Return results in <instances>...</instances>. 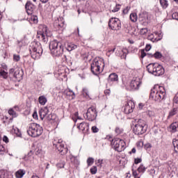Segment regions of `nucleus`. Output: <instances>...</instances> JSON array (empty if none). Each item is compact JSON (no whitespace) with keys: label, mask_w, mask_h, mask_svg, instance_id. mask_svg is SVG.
Segmentation results:
<instances>
[{"label":"nucleus","mask_w":178,"mask_h":178,"mask_svg":"<svg viewBox=\"0 0 178 178\" xmlns=\"http://www.w3.org/2000/svg\"><path fill=\"white\" fill-rule=\"evenodd\" d=\"M160 3H161L162 8H168V1L160 0Z\"/></svg>","instance_id":"obj_35"},{"label":"nucleus","mask_w":178,"mask_h":178,"mask_svg":"<svg viewBox=\"0 0 178 178\" xmlns=\"http://www.w3.org/2000/svg\"><path fill=\"white\" fill-rule=\"evenodd\" d=\"M115 131L116 134H121L122 129L119 127H116Z\"/></svg>","instance_id":"obj_50"},{"label":"nucleus","mask_w":178,"mask_h":178,"mask_svg":"<svg viewBox=\"0 0 178 178\" xmlns=\"http://www.w3.org/2000/svg\"><path fill=\"white\" fill-rule=\"evenodd\" d=\"M33 116L34 119H37V118H38L37 113H33Z\"/></svg>","instance_id":"obj_59"},{"label":"nucleus","mask_w":178,"mask_h":178,"mask_svg":"<svg viewBox=\"0 0 178 178\" xmlns=\"http://www.w3.org/2000/svg\"><path fill=\"white\" fill-rule=\"evenodd\" d=\"M142 161L143 160L141 159V158H136V159H134V163L136 165H138V163H141Z\"/></svg>","instance_id":"obj_46"},{"label":"nucleus","mask_w":178,"mask_h":178,"mask_svg":"<svg viewBox=\"0 0 178 178\" xmlns=\"http://www.w3.org/2000/svg\"><path fill=\"white\" fill-rule=\"evenodd\" d=\"M76 48H77V45L76 44H73L72 43H69L67 44V49L70 51H73V49H76Z\"/></svg>","instance_id":"obj_26"},{"label":"nucleus","mask_w":178,"mask_h":178,"mask_svg":"<svg viewBox=\"0 0 178 178\" xmlns=\"http://www.w3.org/2000/svg\"><path fill=\"white\" fill-rule=\"evenodd\" d=\"M30 52L33 59H38V58L42 55V48L35 44L31 47Z\"/></svg>","instance_id":"obj_8"},{"label":"nucleus","mask_w":178,"mask_h":178,"mask_svg":"<svg viewBox=\"0 0 178 178\" xmlns=\"http://www.w3.org/2000/svg\"><path fill=\"white\" fill-rule=\"evenodd\" d=\"M88 123L83 122L79 124L78 129L81 130V131H84V130H88Z\"/></svg>","instance_id":"obj_18"},{"label":"nucleus","mask_w":178,"mask_h":178,"mask_svg":"<svg viewBox=\"0 0 178 178\" xmlns=\"http://www.w3.org/2000/svg\"><path fill=\"white\" fill-rule=\"evenodd\" d=\"M42 3H47V2H48V0H40Z\"/></svg>","instance_id":"obj_63"},{"label":"nucleus","mask_w":178,"mask_h":178,"mask_svg":"<svg viewBox=\"0 0 178 178\" xmlns=\"http://www.w3.org/2000/svg\"><path fill=\"white\" fill-rule=\"evenodd\" d=\"M136 146H137L139 149H140V148H143V147H144V143L143 142V140H139L138 142H137Z\"/></svg>","instance_id":"obj_39"},{"label":"nucleus","mask_w":178,"mask_h":178,"mask_svg":"<svg viewBox=\"0 0 178 178\" xmlns=\"http://www.w3.org/2000/svg\"><path fill=\"white\" fill-rule=\"evenodd\" d=\"M134 109V102L129 101L125 105L124 108V113H126V115H129V113H133Z\"/></svg>","instance_id":"obj_12"},{"label":"nucleus","mask_w":178,"mask_h":178,"mask_svg":"<svg viewBox=\"0 0 178 178\" xmlns=\"http://www.w3.org/2000/svg\"><path fill=\"white\" fill-rule=\"evenodd\" d=\"M15 72H16V70L11 68L9 71V74L13 76V74H15Z\"/></svg>","instance_id":"obj_54"},{"label":"nucleus","mask_w":178,"mask_h":178,"mask_svg":"<svg viewBox=\"0 0 178 178\" xmlns=\"http://www.w3.org/2000/svg\"><path fill=\"white\" fill-rule=\"evenodd\" d=\"M64 94L69 97L70 99H74V97H76V95L74 94V92L73 90L67 89L64 91Z\"/></svg>","instance_id":"obj_17"},{"label":"nucleus","mask_w":178,"mask_h":178,"mask_svg":"<svg viewBox=\"0 0 178 178\" xmlns=\"http://www.w3.org/2000/svg\"><path fill=\"white\" fill-rule=\"evenodd\" d=\"M3 141H4V143H6V144H8V143H9V138H8L6 136H4L3 137Z\"/></svg>","instance_id":"obj_52"},{"label":"nucleus","mask_w":178,"mask_h":178,"mask_svg":"<svg viewBox=\"0 0 178 178\" xmlns=\"http://www.w3.org/2000/svg\"><path fill=\"white\" fill-rule=\"evenodd\" d=\"M9 175L8 174L7 171L3 170H0V178H8Z\"/></svg>","instance_id":"obj_23"},{"label":"nucleus","mask_w":178,"mask_h":178,"mask_svg":"<svg viewBox=\"0 0 178 178\" xmlns=\"http://www.w3.org/2000/svg\"><path fill=\"white\" fill-rule=\"evenodd\" d=\"M26 175V171L23 170H19L15 172V177L22 178Z\"/></svg>","instance_id":"obj_20"},{"label":"nucleus","mask_w":178,"mask_h":178,"mask_svg":"<svg viewBox=\"0 0 178 178\" xmlns=\"http://www.w3.org/2000/svg\"><path fill=\"white\" fill-rule=\"evenodd\" d=\"M173 104L174 105H178V96L176 95L175 96L174 99H173Z\"/></svg>","instance_id":"obj_48"},{"label":"nucleus","mask_w":178,"mask_h":178,"mask_svg":"<svg viewBox=\"0 0 178 178\" xmlns=\"http://www.w3.org/2000/svg\"><path fill=\"white\" fill-rule=\"evenodd\" d=\"M92 131L93 133H98V131H99V129L96 126H93L92 127Z\"/></svg>","instance_id":"obj_47"},{"label":"nucleus","mask_w":178,"mask_h":178,"mask_svg":"<svg viewBox=\"0 0 178 178\" xmlns=\"http://www.w3.org/2000/svg\"><path fill=\"white\" fill-rule=\"evenodd\" d=\"M13 77H15V79L18 81H20L23 77V72H21L20 70H15L13 74Z\"/></svg>","instance_id":"obj_16"},{"label":"nucleus","mask_w":178,"mask_h":178,"mask_svg":"<svg viewBox=\"0 0 178 178\" xmlns=\"http://www.w3.org/2000/svg\"><path fill=\"white\" fill-rule=\"evenodd\" d=\"M129 10H130V8L127 7L125 9L123 10V14L127 15V13H129Z\"/></svg>","instance_id":"obj_51"},{"label":"nucleus","mask_w":178,"mask_h":178,"mask_svg":"<svg viewBox=\"0 0 178 178\" xmlns=\"http://www.w3.org/2000/svg\"><path fill=\"white\" fill-rule=\"evenodd\" d=\"M147 70L154 76H162L165 73L163 67L158 63H150L147 66Z\"/></svg>","instance_id":"obj_2"},{"label":"nucleus","mask_w":178,"mask_h":178,"mask_svg":"<svg viewBox=\"0 0 178 178\" xmlns=\"http://www.w3.org/2000/svg\"><path fill=\"white\" fill-rule=\"evenodd\" d=\"M104 92H105L106 94H110L111 90H106L104 91Z\"/></svg>","instance_id":"obj_61"},{"label":"nucleus","mask_w":178,"mask_h":178,"mask_svg":"<svg viewBox=\"0 0 178 178\" xmlns=\"http://www.w3.org/2000/svg\"><path fill=\"white\" fill-rule=\"evenodd\" d=\"M118 74L113 73L111 74L108 76V81H118Z\"/></svg>","instance_id":"obj_21"},{"label":"nucleus","mask_w":178,"mask_h":178,"mask_svg":"<svg viewBox=\"0 0 178 178\" xmlns=\"http://www.w3.org/2000/svg\"><path fill=\"white\" fill-rule=\"evenodd\" d=\"M0 76H1V77L3 79H8V72H5L3 70H0Z\"/></svg>","instance_id":"obj_33"},{"label":"nucleus","mask_w":178,"mask_h":178,"mask_svg":"<svg viewBox=\"0 0 178 178\" xmlns=\"http://www.w3.org/2000/svg\"><path fill=\"white\" fill-rule=\"evenodd\" d=\"M147 40H149L150 41H152V42H154V41H155V38H154V34H150L147 36Z\"/></svg>","instance_id":"obj_44"},{"label":"nucleus","mask_w":178,"mask_h":178,"mask_svg":"<svg viewBox=\"0 0 178 178\" xmlns=\"http://www.w3.org/2000/svg\"><path fill=\"white\" fill-rule=\"evenodd\" d=\"M48 113H49V110L48 109V107H44L39 111V115L42 120H44V119L47 118Z\"/></svg>","instance_id":"obj_14"},{"label":"nucleus","mask_w":178,"mask_h":178,"mask_svg":"<svg viewBox=\"0 0 178 178\" xmlns=\"http://www.w3.org/2000/svg\"><path fill=\"white\" fill-rule=\"evenodd\" d=\"M177 127H178V122L172 123L170 125V129H171L170 131L172 133H176Z\"/></svg>","instance_id":"obj_22"},{"label":"nucleus","mask_w":178,"mask_h":178,"mask_svg":"<svg viewBox=\"0 0 178 178\" xmlns=\"http://www.w3.org/2000/svg\"><path fill=\"white\" fill-rule=\"evenodd\" d=\"M176 113H177V108H174L170 111L168 118H172V116H175Z\"/></svg>","instance_id":"obj_30"},{"label":"nucleus","mask_w":178,"mask_h":178,"mask_svg":"<svg viewBox=\"0 0 178 178\" xmlns=\"http://www.w3.org/2000/svg\"><path fill=\"white\" fill-rule=\"evenodd\" d=\"M172 144L176 154H178V140H174Z\"/></svg>","instance_id":"obj_29"},{"label":"nucleus","mask_w":178,"mask_h":178,"mask_svg":"<svg viewBox=\"0 0 178 178\" xmlns=\"http://www.w3.org/2000/svg\"><path fill=\"white\" fill-rule=\"evenodd\" d=\"M47 28H43L42 31H38L37 35V38H41L43 42H47V38L45 35H47Z\"/></svg>","instance_id":"obj_13"},{"label":"nucleus","mask_w":178,"mask_h":178,"mask_svg":"<svg viewBox=\"0 0 178 178\" xmlns=\"http://www.w3.org/2000/svg\"><path fill=\"white\" fill-rule=\"evenodd\" d=\"M47 120H55L56 119V115L55 114H47V116H46Z\"/></svg>","instance_id":"obj_27"},{"label":"nucleus","mask_w":178,"mask_h":178,"mask_svg":"<svg viewBox=\"0 0 178 178\" xmlns=\"http://www.w3.org/2000/svg\"><path fill=\"white\" fill-rule=\"evenodd\" d=\"M13 59H14L15 62H19V60H20V56L14 54Z\"/></svg>","instance_id":"obj_42"},{"label":"nucleus","mask_w":178,"mask_h":178,"mask_svg":"<svg viewBox=\"0 0 178 178\" xmlns=\"http://www.w3.org/2000/svg\"><path fill=\"white\" fill-rule=\"evenodd\" d=\"M54 147H56L60 155H65L67 152V149L65 148V145L62 144V140L60 139L58 140L57 144L54 143Z\"/></svg>","instance_id":"obj_11"},{"label":"nucleus","mask_w":178,"mask_h":178,"mask_svg":"<svg viewBox=\"0 0 178 178\" xmlns=\"http://www.w3.org/2000/svg\"><path fill=\"white\" fill-rule=\"evenodd\" d=\"M13 109L14 111H15H15H19V106H15Z\"/></svg>","instance_id":"obj_60"},{"label":"nucleus","mask_w":178,"mask_h":178,"mask_svg":"<svg viewBox=\"0 0 178 178\" xmlns=\"http://www.w3.org/2000/svg\"><path fill=\"white\" fill-rule=\"evenodd\" d=\"M130 19L131 20V22H133L134 23H136V22H137V13H133L130 15Z\"/></svg>","instance_id":"obj_25"},{"label":"nucleus","mask_w":178,"mask_h":178,"mask_svg":"<svg viewBox=\"0 0 178 178\" xmlns=\"http://www.w3.org/2000/svg\"><path fill=\"white\" fill-rule=\"evenodd\" d=\"M86 119L92 122L97 119V110L94 107H90L86 113Z\"/></svg>","instance_id":"obj_9"},{"label":"nucleus","mask_w":178,"mask_h":178,"mask_svg":"<svg viewBox=\"0 0 178 178\" xmlns=\"http://www.w3.org/2000/svg\"><path fill=\"white\" fill-rule=\"evenodd\" d=\"M101 66H105L104 64V61L101 59H95L92 63H91V72L93 74H95L96 76L97 74H99L101 72H102V68Z\"/></svg>","instance_id":"obj_6"},{"label":"nucleus","mask_w":178,"mask_h":178,"mask_svg":"<svg viewBox=\"0 0 178 178\" xmlns=\"http://www.w3.org/2000/svg\"><path fill=\"white\" fill-rule=\"evenodd\" d=\"M9 115L13 116V118H16L17 116V114L16 113V111L13 108H10L8 111Z\"/></svg>","instance_id":"obj_32"},{"label":"nucleus","mask_w":178,"mask_h":178,"mask_svg":"<svg viewBox=\"0 0 178 178\" xmlns=\"http://www.w3.org/2000/svg\"><path fill=\"white\" fill-rule=\"evenodd\" d=\"M147 131V122L143 120H138L134 127V133L137 136L144 134Z\"/></svg>","instance_id":"obj_5"},{"label":"nucleus","mask_w":178,"mask_h":178,"mask_svg":"<svg viewBox=\"0 0 178 178\" xmlns=\"http://www.w3.org/2000/svg\"><path fill=\"white\" fill-rule=\"evenodd\" d=\"M138 106H139V109H143V108L144 107V105L143 104V103H140L138 104Z\"/></svg>","instance_id":"obj_58"},{"label":"nucleus","mask_w":178,"mask_h":178,"mask_svg":"<svg viewBox=\"0 0 178 178\" xmlns=\"http://www.w3.org/2000/svg\"><path fill=\"white\" fill-rule=\"evenodd\" d=\"M34 8V5H33V3L31 1H27L25 5V9L26 10H30L31 12H33Z\"/></svg>","instance_id":"obj_19"},{"label":"nucleus","mask_w":178,"mask_h":178,"mask_svg":"<svg viewBox=\"0 0 178 178\" xmlns=\"http://www.w3.org/2000/svg\"><path fill=\"white\" fill-rule=\"evenodd\" d=\"M27 133L31 137H38L42 134V128L40 127V124L31 123L29 124Z\"/></svg>","instance_id":"obj_4"},{"label":"nucleus","mask_w":178,"mask_h":178,"mask_svg":"<svg viewBox=\"0 0 178 178\" xmlns=\"http://www.w3.org/2000/svg\"><path fill=\"white\" fill-rule=\"evenodd\" d=\"M145 149H150V148H152V145L151 143H146L145 145Z\"/></svg>","instance_id":"obj_49"},{"label":"nucleus","mask_w":178,"mask_h":178,"mask_svg":"<svg viewBox=\"0 0 178 178\" xmlns=\"http://www.w3.org/2000/svg\"><path fill=\"white\" fill-rule=\"evenodd\" d=\"M116 49V48H113L111 50H109L108 52H115V50Z\"/></svg>","instance_id":"obj_64"},{"label":"nucleus","mask_w":178,"mask_h":178,"mask_svg":"<svg viewBox=\"0 0 178 178\" xmlns=\"http://www.w3.org/2000/svg\"><path fill=\"white\" fill-rule=\"evenodd\" d=\"M145 56H148V58H151V54H146L144 52V50L141 51V58H145Z\"/></svg>","instance_id":"obj_40"},{"label":"nucleus","mask_w":178,"mask_h":178,"mask_svg":"<svg viewBox=\"0 0 178 178\" xmlns=\"http://www.w3.org/2000/svg\"><path fill=\"white\" fill-rule=\"evenodd\" d=\"M131 170L134 177H137L138 176V173H137V170H136V167L134 166V165H132Z\"/></svg>","instance_id":"obj_34"},{"label":"nucleus","mask_w":178,"mask_h":178,"mask_svg":"<svg viewBox=\"0 0 178 178\" xmlns=\"http://www.w3.org/2000/svg\"><path fill=\"white\" fill-rule=\"evenodd\" d=\"M54 26L55 29H59V27H60V23L59 22V18H58L57 19L55 20V22L54 23Z\"/></svg>","instance_id":"obj_36"},{"label":"nucleus","mask_w":178,"mask_h":178,"mask_svg":"<svg viewBox=\"0 0 178 178\" xmlns=\"http://www.w3.org/2000/svg\"><path fill=\"white\" fill-rule=\"evenodd\" d=\"M172 18L175 19V20H178V13L172 14Z\"/></svg>","instance_id":"obj_53"},{"label":"nucleus","mask_w":178,"mask_h":178,"mask_svg":"<svg viewBox=\"0 0 178 178\" xmlns=\"http://www.w3.org/2000/svg\"><path fill=\"white\" fill-rule=\"evenodd\" d=\"M112 145L113 147H114V149H115V151H118V152H122V151L124 150V140L120 138H116L113 140Z\"/></svg>","instance_id":"obj_7"},{"label":"nucleus","mask_w":178,"mask_h":178,"mask_svg":"<svg viewBox=\"0 0 178 178\" xmlns=\"http://www.w3.org/2000/svg\"><path fill=\"white\" fill-rule=\"evenodd\" d=\"M49 49L53 56H60L63 54V45L56 40L50 42Z\"/></svg>","instance_id":"obj_1"},{"label":"nucleus","mask_w":178,"mask_h":178,"mask_svg":"<svg viewBox=\"0 0 178 178\" xmlns=\"http://www.w3.org/2000/svg\"><path fill=\"white\" fill-rule=\"evenodd\" d=\"M39 103L40 105H44V104H47V98L44 96H40L39 97Z\"/></svg>","instance_id":"obj_28"},{"label":"nucleus","mask_w":178,"mask_h":178,"mask_svg":"<svg viewBox=\"0 0 178 178\" xmlns=\"http://www.w3.org/2000/svg\"><path fill=\"white\" fill-rule=\"evenodd\" d=\"M153 56L156 59H161V58H162V54L161 52H159V51H156L154 54H151L150 55V58H152Z\"/></svg>","instance_id":"obj_24"},{"label":"nucleus","mask_w":178,"mask_h":178,"mask_svg":"<svg viewBox=\"0 0 178 178\" xmlns=\"http://www.w3.org/2000/svg\"><path fill=\"white\" fill-rule=\"evenodd\" d=\"M147 33H148V29L147 28H143L140 29V34L142 35H145Z\"/></svg>","instance_id":"obj_41"},{"label":"nucleus","mask_w":178,"mask_h":178,"mask_svg":"<svg viewBox=\"0 0 178 178\" xmlns=\"http://www.w3.org/2000/svg\"><path fill=\"white\" fill-rule=\"evenodd\" d=\"M146 168L144 166V165H140L138 168V173H144V172H145L146 170Z\"/></svg>","instance_id":"obj_31"},{"label":"nucleus","mask_w":178,"mask_h":178,"mask_svg":"<svg viewBox=\"0 0 178 178\" xmlns=\"http://www.w3.org/2000/svg\"><path fill=\"white\" fill-rule=\"evenodd\" d=\"M151 49V44H147L145 47V51H148Z\"/></svg>","instance_id":"obj_55"},{"label":"nucleus","mask_w":178,"mask_h":178,"mask_svg":"<svg viewBox=\"0 0 178 178\" xmlns=\"http://www.w3.org/2000/svg\"><path fill=\"white\" fill-rule=\"evenodd\" d=\"M165 95H166V92H165V88L159 86V90H156V89H152L150 93V98H152L153 101H156V102H161L162 99L165 98Z\"/></svg>","instance_id":"obj_3"},{"label":"nucleus","mask_w":178,"mask_h":178,"mask_svg":"<svg viewBox=\"0 0 178 178\" xmlns=\"http://www.w3.org/2000/svg\"><path fill=\"white\" fill-rule=\"evenodd\" d=\"M147 115H148V116L151 117L154 115V113L152 111H149L147 112Z\"/></svg>","instance_id":"obj_56"},{"label":"nucleus","mask_w":178,"mask_h":178,"mask_svg":"<svg viewBox=\"0 0 178 178\" xmlns=\"http://www.w3.org/2000/svg\"><path fill=\"white\" fill-rule=\"evenodd\" d=\"M140 84H141L140 79H136L131 81L130 86L132 88H134V90H138V88L140 87Z\"/></svg>","instance_id":"obj_15"},{"label":"nucleus","mask_w":178,"mask_h":178,"mask_svg":"<svg viewBox=\"0 0 178 178\" xmlns=\"http://www.w3.org/2000/svg\"><path fill=\"white\" fill-rule=\"evenodd\" d=\"M122 52L123 54L124 58H126V56L127 54H129V50H127V49H122Z\"/></svg>","instance_id":"obj_45"},{"label":"nucleus","mask_w":178,"mask_h":178,"mask_svg":"<svg viewBox=\"0 0 178 178\" xmlns=\"http://www.w3.org/2000/svg\"><path fill=\"white\" fill-rule=\"evenodd\" d=\"M97 166H93L90 168V173L92 175H95L97 173Z\"/></svg>","instance_id":"obj_38"},{"label":"nucleus","mask_w":178,"mask_h":178,"mask_svg":"<svg viewBox=\"0 0 178 178\" xmlns=\"http://www.w3.org/2000/svg\"><path fill=\"white\" fill-rule=\"evenodd\" d=\"M31 155H33V151H30V152L28 154L29 156H31Z\"/></svg>","instance_id":"obj_62"},{"label":"nucleus","mask_w":178,"mask_h":178,"mask_svg":"<svg viewBox=\"0 0 178 178\" xmlns=\"http://www.w3.org/2000/svg\"><path fill=\"white\" fill-rule=\"evenodd\" d=\"M87 163L88 166H91V165L94 163V159H92V157H89L87 160Z\"/></svg>","instance_id":"obj_37"},{"label":"nucleus","mask_w":178,"mask_h":178,"mask_svg":"<svg viewBox=\"0 0 178 178\" xmlns=\"http://www.w3.org/2000/svg\"><path fill=\"white\" fill-rule=\"evenodd\" d=\"M108 27H110L111 30H119L122 27L120 20L118 18L110 19L108 22Z\"/></svg>","instance_id":"obj_10"},{"label":"nucleus","mask_w":178,"mask_h":178,"mask_svg":"<svg viewBox=\"0 0 178 178\" xmlns=\"http://www.w3.org/2000/svg\"><path fill=\"white\" fill-rule=\"evenodd\" d=\"M129 154H136V148H133L131 152H129Z\"/></svg>","instance_id":"obj_57"},{"label":"nucleus","mask_w":178,"mask_h":178,"mask_svg":"<svg viewBox=\"0 0 178 178\" xmlns=\"http://www.w3.org/2000/svg\"><path fill=\"white\" fill-rule=\"evenodd\" d=\"M120 9V5H116L115 7L112 10V12L115 13V12H119Z\"/></svg>","instance_id":"obj_43"}]
</instances>
